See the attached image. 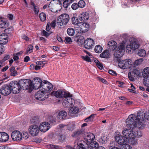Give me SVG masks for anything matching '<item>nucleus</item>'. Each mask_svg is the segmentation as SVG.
Masks as SVG:
<instances>
[{"label": "nucleus", "mask_w": 149, "mask_h": 149, "mask_svg": "<svg viewBox=\"0 0 149 149\" xmlns=\"http://www.w3.org/2000/svg\"><path fill=\"white\" fill-rule=\"evenodd\" d=\"M97 79L100 81L102 82L104 84H106L107 81L104 79L100 77H97Z\"/></svg>", "instance_id": "nucleus-57"}, {"label": "nucleus", "mask_w": 149, "mask_h": 149, "mask_svg": "<svg viewBox=\"0 0 149 149\" xmlns=\"http://www.w3.org/2000/svg\"><path fill=\"white\" fill-rule=\"evenodd\" d=\"M72 23L75 24V28L76 25H77L79 23V20L77 17H73L72 18Z\"/></svg>", "instance_id": "nucleus-41"}, {"label": "nucleus", "mask_w": 149, "mask_h": 149, "mask_svg": "<svg viewBox=\"0 0 149 149\" xmlns=\"http://www.w3.org/2000/svg\"><path fill=\"white\" fill-rule=\"evenodd\" d=\"M122 136L120 134H116L115 138L116 141L122 146L127 143L134 145L137 143L136 140L134 138V135L130 129H124L123 131Z\"/></svg>", "instance_id": "nucleus-2"}, {"label": "nucleus", "mask_w": 149, "mask_h": 149, "mask_svg": "<svg viewBox=\"0 0 149 149\" xmlns=\"http://www.w3.org/2000/svg\"><path fill=\"white\" fill-rule=\"evenodd\" d=\"M128 38V36L127 34H124L122 35L121 36V39L123 40L122 42L120 44H121L122 43H123V41H124L125 42V44L126 43L127 40Z\"/></svg>", "instance_id": "nucleus-38"}, {"label": "nucleus", "mask_w": 149, "mask_h": 149, "mask_svg": "<svg viewBox=\"0 0 149 149\" xmlns=\"http://www.w3.org/2000/svg\"><path fill=\"white\" fill-rule=\"evenodd\" d=\"M145 118L149 120V109L148 112L144 113L138 111L137 116L134 114L130 115L126 120V127L131 130L143 129L145 126Z\"/></svg>", "instance_id": "nucleus-1"}, {"label": "nucleus", "mask_w": 149, "mask_h": 149, "mask_svg": "<svg viewBox=\"0 0 149 149\" xmlns=\"http://www.w3.org/2000/svg\"><path fill=\"white\" fill-rule=\"evenodd\" d=\"M72 8L74 10H76L79 7L77 3H74L71 6Z\"/></svg>", "instance_id": "nucleus-54"}, {"label": "nucleus", "mask_w": 149, "mask_h": 149, "mask_svg": "<svg viewBox=\"0 0 149 149\" xmlns=\"http://www.w3.org/2000/svg\"><path fill=\"white\" fill-rule=\"evenodd\" d=\"M29 135L26 132H24L22 134V138L24 139H26L29 137Z\"/></svg>", "instance_id": "nucleus-55"}, {"label": "nucleus", "mask_w": 149, "mask_h": 149, "mask_svg": "<svg viewBox=\"0 0 149 149\" xmlns=\"http://www.w3.org/2000/svg\"><path fill=\"white\" fill-rule=\"evenodd\" d=\"M84 132V130L82 129H79L76 131L74 132L73 134L72 135L73 137H77L81 134L83 133Z\"/></svg>", "instance_id": "nucleus-30"}, {"label": "nucleus", "mask_w": 149, "mask_h": 149, "mask_svg": "<svg viewBox=\"0 0 149 149\" xmlns=\"http://www.w3.org/2000/svg\"><path fill=\"white\" fill-rule=\"evenodd\" d=\"M52 26L50 25V23L49 22L47 23L46 27V31H49L51 28Z\"/></svg>", "instance_id": "nucleus-62"}, {"label": "nucleus", "mask_w": 149, "mask_h": 149, "mask_svg": "<svg viewBox=\"0 0 149 149\" xmlns=\"http://www.w3.org/2000/svg\"><path fill=\"white\" fill-rule=\"evenodd\" d=\"M130 130L134 134V137H135V136L136 135V136L138 138L142 136V133L140 131V130H137L136 132H135L134 133L133 132V131H131V130ZM134 138H135V137H134ZM134 138L135 139V138Z\"/></svg>", "instance_id": "nucleus-43"}, {"label": "nucleus", "mask_w": 149, "mask_h": 149, "mask_svg": "<svg viewBox=\"0 0 149 149\" xmlns=\"http://www.w3.org/2000/svg\"><path fill=\"white\" fill-rule=\"evenodd\" d=\"M31 122L32 123L38 124L39 123V119L36 117L33 118L31 120Z\"/></svg>", "instance_id": "nucleus-44"}, {"label": "nucleus", "mask_w": 149, "mask_h": 149, "mask_svg": "<svg viewBox=\"0 0 149 149\" xmlns=\"http://www.w3.org/2000/svg\"><path fill=\"white\" fill-rule=\"evenodd\" d=\"M69 20V17L67 14H63L60 15L58 18L57 23L58 25L61 26L66 25Z\"/></svg>", "instance_id": "nucleus-6"}, {"label": "nucleus", "mask_w": 149, "mask_h": 149, "mask_svg": "<svg viewBox=\"0 0 149 149\" xmlns=\"http://www.w3.org/2000/svg\"><path fill=\"white\" fill-rule=\"evenodd\" d=\"M72 42L71 39L69 37H67L65 38V43H70Z\"/></svg>", "instance_id": "nucleus-59"}, {"label": "nucleus", "mask_w": 149, "mask_h": 149, "mask_svg": "<svg viewBox=\"0 0 149 149\" xmlns=\"http://www.w3.org/2000/svg\"><path fill=\"white\" fill-rule=\"evenodd\" d=\"M78 111V108L76 107H74L70 108L69 111V114L70 115L72 116L74 114L77 113Z\"/></svg>", "instance_id": "nucleus-26"}, {"label": "nucleus", "mask_w": 149, "mask_h": 149, "mask_svg": "<svg viewBox=\"0 0 149 149\" xmlns=\"http://www.w3.org/2000/svg\"><path fill=\"white\" fill-rule=\"evenodd\" d=\"M144 78L143 83L147 86H149V76L147 77H143Z\"/></svg>", "instance_id": "nucleus-39"}, {"label": "nucleus", "mask_w": 149, "mask_h": 149, "mask_svg": "<svg viewBox=\"0 0 149 149\" xmlns=\"http://www.w3.org/2000/svg\"><path fill=\"white\" fill-rule=\"evenodd\" d=\"M45 61H38L36 62V64L38 65L43 66L46 64V63H45Z\"/></svg>", "instance_id": "nucleus-49"}, {"label": "nucleus", "mask_w": 149, "mask_h": 149, "mask_svg": "<svg viewBox=\"0 0 149 149\" xmlns=\"http://www.w3.org/2000/svg\"><path fill=\"white\" fill-rule=\"evenodd\" d=\"M146 53V52L144 50L141 49L138 51V54L140 56L143 57L145 56Z\"/></svg>", "instance_id": "nucleus-37"}, {"label": "nucleus", "mask_w": 149, "mask_h": 149, "mask_svg": "<svg viewBox=\"0 0 149 149\" xmlns=\"http://www.w3.org/2000/svg\"><path fill=\"white\" fill-rule=\"evenodd\" d=\"M50 128V124L48 122H45L40 124L39 129L42 132H45L48 130Z\"/></svg>", "instance_id": "nucleus-18"}, {"label": "nucleus", "mask_w": 149, "mask_h": 149, "mask_svg": "<svg viewBox=\"0 0 149 149\" xmlns=\"http://www.w3.org/2000/svg\"><path fill=\"white\" fill-rule=\"evenodd\" d=\"M143 77H147L149 76V67L145 68L143 71Z\"/></svg>", "instance_id": "nucleus-31"}, {"label": "nucleus", "mask_w": 149, "mask_h": 149, "mask_svg": "<svg viewBox=\"0 0 149 149\" xmlns=\"http://www.w3.org/2000/svg\"><path fill=\"white\" fill-rule=\"evenodd\" d=\"M42 87V89L45 90L47 93L51 91L53 88V86L51 83L46 81H43Z\"/></svg>", "instance_id": "nucleus-14"}, {"label": "nucleus", "mask_w": 149, "mask_h": 149, "mask_svg": "<svg viewBox=\"0 0 149 149\" xmlns=\"http://www.w3.org/2000/svg\"><path fill=\"white\" fill-rule=\"evenodd\" d=\"M48 94L45 90L42 89L36 93L35 97L37 100L40 101L46 99Z\"/></svg>", "instance_id": "nucleus-9"}, {"label": "nucleus", "mask_w": 149, "mask_h": 149, "mask_svg": "<svg viewBox=\"0 0 149 149\" xmlns=\"http://www.w3.org/2000/svg\"><path fill=\"white\" fill-rule=\"evenodd\" d=\"M119 68L122 69H127L131 68L133 65L132 61L130 59L120 61L118 63Z\"/></svg>", "instance_id": "nucleus-4"}, {"label": "nucleus", "mask_w": 149, "mask_h": 149, "mask_svg": "<svg viewBox=\"0 0 149 149\" xmlns=\"http://www.w3.org/2000/svg\"><path fill=\"white\" fill-rule=\"evenodd\" d=\"M29 131L32 136H36L39 132L38 126L36 125H32L29 127Z\"/></svg>", "instance_id": "nucleus-17"}, {"label": "nucleus", "mask_w": 149, "mask_h": 149, "mask_svg": "<svg viewBox=\"0 0 149 149\" xmlns=\"http://www.w3.org/2000/svg\"><path fill=\"white\" fill-rule=\"evenodd\" d=\"M67 114L65 111H60L58 113L57 116L58 119L59 120H61L65 119L67 116Z\"/></svg>", "instance_id": "nucleus-23"}, {"label": "nucleus", "mask_w": 149, "mask_h": 149, "mask_svg": "<svg viewBox=\"0 0 149 149\" xmlns=\"http://www.w3.org/2000/svg\"><path fill=\"white\" fill-rule=\"evenodd\" d=\"M9 139V136L8 134L5 132H0V141L5 142L7 141Z\"/></svg>", "instance_id": "nucleus-20"}, {"label": "nucleus", "mask_w": 149, "mask_h": 149, "mask_svg": "<svg viewBox=\"0 0 149 149\" xmlns=\"http://www.w3.org/2000/svg\"><path fill=\"white\" fill-rule=\"evenodd\" d=\"M72 95H71L69 93V95L68 96H65V99H68V100H66V101L68 102H69V100L70 99L71 100H73L72 98Z\"/></svg>", "instance_id": "nucleus-60"}, {"label": "nucleus", "mask_w": 149, "mask_h": 149, "mask_svg": "<svg viewBox=\"0 0 149 149\" xmlns=\"http://www.w3.org/2000/svg\"><path fill=\"white\" fill-rule=\"evenodd\" d=\"M94 40L91 38H87L84 41V45L85 48L87 49H91L94 46Z\"/></svg>", "instance_id": "nucleus-16"}, {"label": "nucleus", "mask_w": 149, "mask_h": 149, "mask_svg": "<svg viewBox=\"0 0 149 149\" xmlns=\"http://www.w3.org/2000/svg\"><path fill=\"white\" fill-rule=\"evenodd\" d=\"M95 115L94 114H91L88 117L85 119V122H88L89 120H91L94 118V116Z\"/></svg>", "instance_id": "nucleus-50"}, {"label": "nucleus", "mask_w": 149, "mask_h": 149, "mask_svg": "<svg viewBox=\"0 0 149 149\" xmlns=\"http://www.w3.org/2000/svg\"><path fill=\"white\" fill-rule=\"evenodd\" d=\"M76 39L79 45L82 46L84 42V39L83 37L81 36H77Z\"/></svg>", "instance_id": "nucleus-29"}, {"label": "nucleus", "mask_w": 149, "mask_h": 149, "mask_svg": "<svg viewBox=\"0 0 149 149\" xmlns=\"http://www.w3.org/2000/svg\"><path fill=\"white\" fill-rule=\"evenodd\" d=\"M33 8V10L35 13L36 14H37L38 13L39 11L38 7V6H36Z\"/></svg>", "instance_id": "nucleus-61"}, {"label": "nucleus", "mask_w": 149, "mask_h": 149, "mask_svg": "<svg viewBox=\"0 0 149 149\" xmlns=\"http://www.w3.org/2000/svg\"><path fill=\"white\" fill-rule=\"evenodd\" d=\"M81 58L84 61H85L87 62H91V60L90 58L87 56H82Z\"/></svg>", "instance_id": "nucleus-51"}, {"label": "nucleus", "mask_w": 149, "mask_h": 149, "mask_svg": "<svg viewBox=\"0 0 149 149\" xmlns=\"http://www.w3.org/2000/svg\"><path fill=\"white\" fill-rule=\"evenodd\" d=\"M143 59L142 58H139L135 60L134 63L133 64L134 66H137L141 64L143 61Z\"/></svg>", "instance_id": "nucleus-33"}, {"label": "nucleus", "mask_w": 149, "mask_h": 149, "mask_svg": "<svg viewBox=\"0 0 149 149\" xmlns=\"http://www.w3.org/2000/svg\"><path fill=\"white\" fill-rule=\"evenodd\" d=\"M40 18L42 22H44L45 21L46 18V15L44 13L42 12L40 13Z\"/></svg>", "instance_id": "nucleus-36"}, {"label": "nucleus", "mask_w": 149, "mask_h": 149, "mask_svg": "<svg viewBox=\"0 0 149 149\" xmlns=\"http://www.w3.org/2000/svg\"><path fill=\"white\" fill-rule=\"evenodd\" d=\"M50 25L52 27L54 28L56 25V21L55 20H53L51 23H50Z\"/></svg>", "instance_id": "nucleus-64"}, {"label": "nucleus", "mask_w": 149, "mask_h": 149, "mask_svg": "<svg viewBox=\"0 0 149 149\" xmlns=\"http://www.w3.org/2000/svg\"><path fill=\"white\" fill-rule=\"evenodd\" d=\"M11 90L10 86L5 85L0 89V93L4 95H8L11 92Z\"/></svg>", "instance_id": "nucleus-15"}, {"label": "nucleus", "mask_w": 149, "mask_h": 149, "mask_svg": "<svg viewBox=\"0 0 149 149\" xmlns=\"http://www.w3.org/2000/svg\"><path fill=\"white\" fill-rule=\"evenodd\" d=\"M78 6L80 8H83L85 6V2L82 0H80L78 3Z\"/></svg>", "instance_id": "nucleus-45"}, {"label": "nucleus", "mask_w": 149, "mask_h": 149, "mask_svg": "<svg viewBox=\"0 0 149 149\" xmlns=\"http://www.w3.org/2000/svg\"><path fill=\"white\" fill-rule=\"evenodd\" d=\"M102 47L100 45L96 46L95 48V52L97 53H101L102 52Z\"/></svg>", "instance_id": "nucleus-35"}, {"label": "nucleus", "mask_w": 149, "mask_h": 149, "mask_svg": "<svg viewBox=\"0 0 149 149\" xmlns=\"http://www.w3.org/2000/svg\"><path fill=\"white\" fill-rule=\"evenodd\" d=\"M95 138V136L93 133L89 132L86 133L84 137L85 140L89 143L93 141Z\"/></svg>", "instance_id": "nucleus-19"}, {"label": "nucleus", "mask_w": 149, "mask_h": 149, "mask_svg": "<svg viewBox=\"0 0 149 149\" xmlns=\"http://www.w3.org/2000/svg\"><path fill=\"white\" fill-rule=\"evenodd\" d=\"M108 45L109 48L111 51H114L118 48L117 43L114 41H111L109 42Z\"/></svg>", "instance_id": "nucleus-22"}, {"label": "nucleus", "mask_w": 149, "mask_h": 149, "mask_svg": "<svg viewBox=\"0 0 149 149\" xmlns=\"http://www.w3.org/2000/svg\"><path fill=\"white\" fill-rule=\"evenodd\" d=\"M139 47V43L133 38H131L130 44L127 46L126 48L128 51V52H129L131 50H134L138 49Z\"/></svg>", "instance_id": "nucleus-8"}, {"label": "nucleus", "mask_w": 149, "mask_h": 149, "mask_svg": "<svg viewBox=\"0 0 149 149\" xmlns=\"http://www.w3.org/2000/svg\"><path fill=\"white\" fill-rule=\"evenodd\" d=\"M11 72V75L13 76L16 75L17 73V71L15 70V68L14 67H12L10 69Z\"/></svg>", "instance_id": "nucleus-42"}, {"label": "nucleus", "mask_w": 149, "mask_h": 149, "mask_svg": "<svg viewBox=\"0 0 149 149\" xmlns=\"http://www.w3.org/2000/svg\"><path fill=\"white\" fill-rule=\"evenodd\" d=\"M88 18V13L85 12L82 13L79 17V19L81 21H85L87 20Z\"/></svg>", "instance_id": "nucleus-24"}, {"label": "nucleus", "mask_w": 149, "mask_h": 149, "mask_svg": "<svg viewBox=\"0 0 149 149\" xmlns=\"http://www.w3.org/2000/svg\"><path fill=\"white\" fill-rule=\"evenodd\" d=\"M98 147V144L96 141L90 143V148L91 149H97Z\"/></svg>", "instance_id": "nucleus-32"}, {"label": "nucleus", "mask_w": 149, "mask_h": 149, "mask_svg": "<svg viewBox=\"0 0 149 149\" xmlns=\"http://www.w3.org/2000/svg\"><path fill=\"white\" fill-rule=\"evenodd\" d=\"M66 100H68V99H65L63 102V104L65 107L67 108L69 107L71 105H73V103L74 102V100H71L70 99L69 100V102H68L66 101Z\"/></svg>", "instance_id": "nucleus-25"}, {"label": "nucleus", "mask_w": 149, "mask_h": 149, "mask_svg": "<svg viewBox=\"0 0 149 149\" xmlns=\"http://www.w3.org/2000/svg\"><path fill=\"white\" fill-rule=\"evenodd\" d=\"M10 87L11 92L14 94L19 93L21 89V87L17 81L12 82L10 84Z\"/></svg>", "instance_id": "nucleus-12"}, {"label": "nucleus", "mask_w": 149, "mask_h": 149, "mask_svg": "<svg viewBox=\"0 0 149 149\" xmlns=\"http://www.w3.org/2000/svg\"><path fill=\"white\" fill-rule=\"evenodd\" d=\"M43 81L42 82L40 79L38 77L35 78L32 82L31 81V86L33 87V89H37L42 86Z\"/></svg>", "instance_id": "nucleus-10"}, {"label": "nucleus", "mask_w": 149, "mask_h": 149, "mask_svg": "<svg viewBox=\"0 0 149 149\" xmlns=\"http://www.w3.org/2000/svg\"><path fill=\"white\" fill-rule=\"evenodd\" d=\"M19 84L21 87V89L29 90V91L32 90L33 87L31 86V81L26 79H21L19 81Z\"/></svg>", "instance_id": "nucleus-5"}, {"label": "nucleus", "mask_w": 149, "mask_h": 149, "mask_svg": "<svg viewBox=\"0 0 149 149\" xmlns=\"http://www.w3.org/2000/svg\"><path fill=\"white\" fill-rule=\"evenodd\" d=\"M48 147L50 148H54L57 149L59 148V147L57 146H56L54 145L50 144L48 146Z\"/></svg>", "instance_id": "nucleus-53"}, {"label": "nucleus", "mask_w": 149, "mask_h": 149, "mask_svg": "<svg viewBox=\"0 0 149 149\" xmlns=\"http://www.w3.org/2000/svg\"><path fill=\"white\" fill-rule=\"evenodd\" d=\"M122 149H132V147L130 145L127 143L121 147Z\"/></svg>", "instance_id": "nucleus-47"}, {"label": "nucleus", "mask_w": 149, "mask_h": 149, "mask_svg": "<svg viewBox=\"0 0 149 149\" xmlns=\"http://www.w3.org/2000/svg\"><path fill=\"white\" fill-rule=\"evenodd\" d=\"M95 62L96 63L97 66L98 68L101 70H102L103 68V67L102 64L97 60L95 59L94 60Z\"/></svg>", "instance_id": "nucleus-40"}, {"label": "nucleus", "mask_w": 149, "mask_h": 149, "mask_svg": "<svg viewBox=\"0 0 149 149\" xmlns=\"http://www.w3.org/2000/svg\"><path fill=\"white\" fill-rule=\"evenodd\" d=\"M120 44L118 48L116 50L114 54V57L117 58H119L122 57L124 53L125 52V42Z\"/></svg>", "instance_id": "nucleus-7"}, {"label": "nucleus", "mask_w": 149, "mask_h": 149, "mask_svg": "<svg viewBox=\"0 0 149 149\" xmlns=\"http://www.w3.org/2000/svg\"><path fill=\"white\" fill-rule=\"evenodd\" d=\"M89 27V24L81 22L76 25L75 29L78 33H83L87 32L88 30Z\"/></svg>", "instance_id": "nucleus-3"}, {"label": "nucleus", "mask_w": 149, "mask_h": 149, "mask_svg": "<svg viewBox=\"0 0 149 149\" xmlns=\"http://www.w3.org/2000/svg\"><path fill=\"white\" fill-rule=\"evenodd\" d=\"M8 24L6 20L0 19V28L5 29L8 26Z\"/></svg>", "instance_id": "nucleus-27"}, {"label": "nucleus", "mask_w": 149, "mask_h": 149, "mask_svg": "<svg viewBox=\"0 0 149 149\" xmlns=\"http://www.w3.org/2000/svg\"><path fill=\"white\" fill-rule=\"evenodd\" d=\"M30 67L31 68H33L34 67L35 69L36 70H40L41 68V67L38 65H36L34 66L33 65H30Z\"/></svg>", "instance_id": "nucleus-58"}, {"label": "nucleus", "mask_w": 149, "mask_h": 149, "mask_svg": "<svg viewBox=\"0 0 149 149\" xmlns=\"http://www.w3.org/2000/svg\"><path fill=\"white\" fill-rule=\"evenodd\" d=\"M109 73L113 76H116L117 75V73L116 72L111 70H109Z\"/></svg>", "instance_id": "nucleus-63"}, {"label": "nucleus", "mask_w": 149, "mask_h": 149, "mask_svg": "<svg viewBox=\"0 0 149 149\" xmlns=\"http://www.w3.org/2000/svg\"><path fill=\"white\" fill-rule=\"evenodd\" d=\"M33 49V47L32 45H30L29 47L28 48L26 51L27 54L30 53L32 51Z\"/></svg>", "instance_id": "nucleus-52"}, {"label": "nucleus", "mask_w": 149, "mask_h": 149, "mask_svg": "<svg viewBox=\"0 0 149 149\" xmlns=\"http://www.w3.org/2000/svg\"><path fill=\"white\" fill-rule=\"evenodd\" d=\"M110 56V54L109 51L106 50H104L100 55V57L104 58H108Z\"/></svg>", "instance_id": "nucleus-28"}, {"label": "nucleus", "mask_w": 149, "mask_h": 149, "mask_svg": "<svg viewBox=\"0 0 149 149\" xmlns=\"http://www.w3.org/2000/svg\"><path fill=\"white\" fill-rule=\"evenodd\" d=\"M11 138L14 141H20L22 139V134L18 131H14L12 133Z\"/></svg>", "instance_id": "nucleus-13"}, {"label": "nucleus", "mask_w": 149, "mask_h": 149, "mask_svg": "<svg viewBox=\"0 0 149 149\" xmlns=\"http://www.w3.org/2000/svg\"><path fill=\"white\" fill-rule=\"evenodd\" d=\"M132 74H133H133L135 75H134L135 77L137 76H139L141 74L139 71L137 69H135L132 72Z\"/></svg>", "instance_id": "nucleus-46"}, {"label": "nucleus", "mask_w": 149, "mask_h": 149, "mask_svg": "<svg viewBox=\"0 0 149 149\" xmlns=\"http://www.w3.org/2000/svg\"><path fill=\"white\" fill-rule=\"evenodd\" d=\"M51 94L52 95L54 96L57 98H61L68 95L69 92H65L61 90H58L52 92Z\"/></svg>", "instance_id": "nucleus-11"}, {"label": "nucleus", "mask_w": 149, "mask_h": 149, "mask_svg": "<svg viewBox=\"0 0 149 149\" xmlns=\"http://www.w3.org/2000/svg\"><path fill=\"white\" fill-rule=\"evenodd\" d=\"M8 41V37L7 35L3 33L0 35V44H5Z\"/></svg>", "instance_id": "nucleus-21"}, {"label": "nucleus", "mask_w": 149, "mask_h": 149, "mask_svg": "<svg viewBox=\"0 0 149 149\" xmlns=\"http://www.w3.org/2000/svg\"><path fill=\"white\" fill-rule=\"evenodd\" d=\"M67 32L68 34L70 36H73L74 34V30L73 28H69L67 30Z\"/></svg>", "instance_id": "nucleus-34"}, {"label": "nucleus", "mask_w": 149, "mask_h": 149, "mask_svg": "<svg viewBox=\"0 0 149 149\" xmlns=\"http://www.w3.org/2000/svg\"><path fill=\"white\" fill-rule=\"evenodd\" d=\"M42 33L43 36L46 37H48L50 34V33L47 32L45 30L42 31Z\"/></svg>", "instance_id": "nucleus-56"}, {"label": "nucleus", "mask_w": 149, "mask_h": 149, "mask_svg": "<svg viewBox=\"0 0 149 149\" xmlns=\"http://www.w3.org/2000/svg\"><path fill=\"white\" fill-rule=\"evenodd\" d=\"M106 138L105 137V136L102 137L99 139L98 141L101 143H105L106 141Z\"/></svg>", "instance_id": "nucleus-48"}]
</instances>
